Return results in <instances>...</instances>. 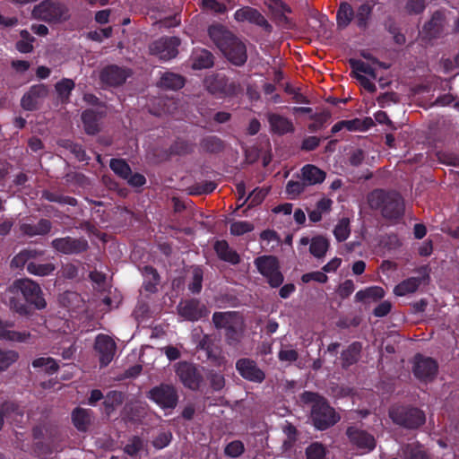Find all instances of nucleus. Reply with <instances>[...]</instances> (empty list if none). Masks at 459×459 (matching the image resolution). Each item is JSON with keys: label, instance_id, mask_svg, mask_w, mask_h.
<instances>
[{"label": "nucleus", "instance_id": "f257e3e1", "mask_svg": "<svg viewBox=\"0 0 459 459\" xmlns=\"http://www.w3.org/2000/svg\"><path fill=\"white\" fill-rule=\"evenodd\" d=\"M8 292L13 294L9 299L10 309L20 316H30L31 307L40 310L47 306L40 286L30 279L15 280L8 287Z\"/></svg>", "mask_w": 459, "mask_h": 459}, {"label": "nucleus", "instance_id": "f03ea898", "mask_svg": "<svg viewBox=\"0 0 459 459\" xmlns=\"http://www.w3.org/2000/svg\"><path fill=\"white\" fill-rule=\"evenodd\" d=\"M208 35L231 64L242 66L247 62L246 45L223 25H211L208 28Z\"/></svg>", "mask_w": 459, "mask_h": 459}, {"label": "nucleus", "instance_id": "7ed1b4c3", "mask_svg": "<svg viewBox=\"0 0 459 459\" xmlns=\"http://www.w3.org/2000/svg\"><path fill=\"white\" fill-rule=\"evenodd\" d=\"M367 201L369 208L386 221L397 222L404 215V201L396 191L377 188L368 195Z\"/></svg>", "mask_w": 459, "mask_h": 459}, {"label": "nucleus", "instance_id": "20e7f679", "mask_svg": "<svg viewBox=\"0 0 459 459\" xmlns=\"http://www.w3.org/2000/svg\"><path fill=\"white\" fill-rule=\"evenodd\" d=\"M300 401L304 404L310 405V419L317 430H326L341 420L340 415L328 401L317 393L304 391L300 394Z\"/></svg>", "mask_w": 459, "mask_h": 459}, {"label": "nucleus", "instance_id": "39448f33", "mask_svg": "<svg viewBox=\"0 0 459 459\" xmlns=\"http://www.w3.org/2000/svg\"><path fill=\"white\" fill-rule=\"evenodd\" d=\"M388 415L394 425L407 430L419 429L426 422L425 412L412 405H393Z\"/></svg>", "mask_w": 459, "mask_h": 459}, {"label": "nucleus", "instance_id": "423d86ee", "mask_svg": "<svg viewBox=\"0 0 459 459\" xmlns=\"http://www.w3.org/2000/svg\"><path fill=\"white\" fill-rule=\"evenodd\" d=\"M32 16L49 24H56L69 19L67 6L57 0H43L32 9Z\"/></svg>", "mask_w": 459, "mask_h": 459}, {"label": "nucleus", "instance_id": "0eeeda50", "mask_svg": "<svg viewBox=\"0 0 459 459\" xmlns=\"http://www.w3.org/2000/svg\"><path fill=\"white\" fill-rule=\"evenodd\" d=\"M254 264L258 272L267 279L272 288H278L282 284L284 277L280 271V264L276 256H258L255 259Z\"/></svg>", "mask_w": 459, "mask_h": 459}, {"label": "nucleus", "instance_id": "6e6552de", "mask_svg": "<svg viewBox=\"0 0 459 459\" xmlns=\"http://www.w3.org/2000/svg\"><path fill=\"white\" fill-rule=\"evenodd\" d=\"M147 397L163 410L175 409L178 403V390L170 384L161 383L152 387Z\"/></svg>", "mask_w": 459, "mask_h": 459}, {"label": "nucleus", "instance_id": "1a4fd4ad", "mask_svg": "<svg viewBox=\"0 0 459 459\" xmlns=\"http://www.w3.org/2000/svg\"><path fill=\"white\" fill-rule=\"evenodd\" d=\"M204 83L207 91L219 98L236 96L240 91L239 83L218 74L207 76Z\"/></svg>", "mask_w": 459, "mask_h": 459}, {"label": "nucleus", "instance_id": "9d476101", "mask_svg": "<svg viewBox=\"0 0 459 459\" xmlns=\"http://www.w3.org/2000/svg\"><path fill=\"white\" fill-rule=\"evenodd\" d=\"M51 247L58 254L65 255H77L86 252L89 249L88 240L83 238H73L65 236L54 238Z\"/></svg>", "mask_w": 459, "mask_h": 459}, {"label": "nucleus", "instance_id": "9b49d317", "mask_svg": "<svg viewBox=\"0 0 459 459\" xmlns=\"http://www.w3.org/2000/svg\"><path fill=\"white\" fill-rule=\"evenodd\" d=\"M181 41L178 37L164 36L154 40L149 47L151 55L163 61L170 60L178 54Z\"/></svg>", "mask_w": 459, "mask_h": 459}, {"label": "nucleus", "instance_id": "f8f14e48", "mask_svg": "<svg viewBox=\"0 0 459 459\" xmlns=\"http://www.w3.org/2000/svg\"><path fill=\"white\" fill-rule=\"evenodd\" d=\"M438 371L437 362L420 353H417L413 359L412 372L415 377L423 382L432 381Z\"/></svg>", "mask_w": 459, "mask_h": 459}, {"label": "nucleus", "instance_id": "ddd939ff", "mask_svg": "<svg viewBox=\"0 0 459 459\" xmlns=\"http://www.w3.org/2000/svg\"><path fill=\"white\" fill-rule=\"evenodd\" d=\"M430 268L428 264L421 265L416 272L420 274L418 277H410L402 281L394 289V293L398 297H403L415 292L420 284L428 283L430 279Z\"/></svg>", "mask_w": 459, "mask_h": 459}, {"label": "nucleus", "instance_id": "4468645a", "mask_svg": "<svg viewBox=\"0 0 459 459\" xmlns=\"http://www.w3.org/2000/svg\"><path fill=\"white\" fill-rule=\"evenodd\" d=\"M234 19L238 22H248L260 27L267 33H271L273 31V26L269 23L263 13L251 6H244L238 9L234 13Z\"/></svg>", "mask_w": 459, "mask_h": 459}, {"label": "nucleus", "instance_id": "2eb2a0df", "mask_svg": "<svg viewBox=\"0 0 459 459\" xmlns=\"http://www.w3.org/2000/svg\"><path fill=\"white\" fill-rule=\"evenodd\" d=\"M131 74L132 71L129 68L108 65L101 69L100 80L107 86L118 87L124 84Z\"/></svg>", "mask_w": 459, "mask_h": 459}, {"label": "nucleus", "instance_id": "dca6fc26", "mask_svg": "<svg viewBox=\"0 0 459 459\" xmlns=\"http://www.w3.org/2000/svg\"><path fill=\"white\" fill-rule=\"evenodd\" d=\"M178 315L187 321L195 322L205 317L209 311L197 299H189L181 301L178 306Z\"/></svg>", "mask_w": 459, "mask_h": 459}, {"label": "nucleus", "instance_id": "f3484780", "mask_svg": "<svg viewBox=\"0 0 459 459\" xmlns=\"http://www.w3.org/2000/svg\"><path fill=\"white\" fill-rule=\"evenodd\" d=\"M176 374L182 384L192 390L198 389L203 379L195 366L187 361H180L178 364Z\"/></svg>", "mask_w": 459, "mask_h": 459}, {"label": "nucleus", "instance_id": "a211bd4d", "mask_svg": "<svg viewBox=\"0 0 459 459\" xmlns=\"http://www.w3.org/2000/svg\"><path fill=\"white\" fill-rule=\"evenodd\" d=\"M236 369L247 381L260 384L265 379V373L251 359L242 358L238 359Z\"/></svg>", "mask_w": 459, "mask_h": 459}, {"label": "nucleus", "instance_id": "6ab92c4d", "mask_svg": "<svg viewBox=\"0 0 459 459\" xmlns=\"http://www.w3.org/2000/svg\"><path fill=\"white\" fill-rule=\"evenodd\" d=\"M346 436L350 442L358 449L365 452H371L376 447L375 437L366 430L360 429L355 426H350L347 428Z\"/></svg>", "mask_w": 459, "mask_h": 459}, {"label": "nucleus", "instance_id": "aec40b11", "mask_svg": "<svg viewBox=\"0 0 459 459\" xmlns=\"http://www.w3.org/2000/svg\"><path fill=\"white\" fill-rule=\"evenodd\" d=\"M94 349L100 355V367H107L114 359L117 346L108 335L99 334L95 340Z\"/></svg>", "mask_w": 459, "mask_h": 459}, {"label": "nucleus", "instance_id": "412c9836", "mask_svg": "<svg viewBox=\"0 0 459 459\" xmlns=\"http://www.w3.org/2000/svg\"><path fill=\"white\" fill-rule=\"evenodd\" d=\"M48 94V88L45 84L32 85L30 90L25 92L21 100V106L23 109L33 111L38 109L39 100L45 99Z\"/></svg>", "mask_w": 459, "mask_h": 459}, {"label": "nucleus", "instance_id": "4be33fe9", "mask_svg": "<svg viewBox=\"0 0 459 459\" xmlns=\"http://www.w3.org/2000/svg\"><path fill=\"white\" fill-rule=\"evenodd\" d=\"M265 4L278 24L287 25L290 23V19L286 14L291 13L292 9L288 4L282 0H266Z\"/></svg>", "mask_w": 459, "mask_h": 459}, {"label": "nucleus", "instance_id": "5701e85b", "mask_svg": "<svg viewBox=\"0 0 459 459\" xmlns=\"http://www.w3.org/2000/svg\"><path fill=\"white\" fill-rule=\"evenodd\" d=\"M271 131L278 135H283L295 131L290 119L277 113H270L267 117Z\"/></svg>", "mask_w": 459, "mask_h": 459}, {"label": "nucleus", "instance_id": "b1692460", "mask_svg": "<svg viewBox=\"0 0 459 459\" xmlns=\"http://www.w3.org/2000/svg\"><path fill=\"white\" fill-rule=\"evenodd\" d=\"M93 411L91 409L76 407L72 411L71 420L74 428L80 432H87L91 425Z\"/></svg>", "mask_w": 459, "mask_h": 459}, {"label": "nucleus", "instance_id": "393cba45", "mask_svg": "<svg viewBox=\"0 0 459 459\" xmlns=\"http://www.w3.org/2000/svg\"><path fill=\"white\" fill-rule=\"evenodd\" d=\"M213 249L220 260L232 265H236L240 263V255L236 250L230 247L228 241L224 239L216 240L213 244Z\"/></svg>", "mask_w": 459, "mask_h": 459}, {"label": "nucleus", "instance_id": "a878e982", "mask_svg": "<svg viewBox=\"0 0 459 459\" xmlns=\"http://www.w3.org/2000/svg\"><path fill=\"white\" fill-rule=\"evenodd\" d=\"M13 322L0 320V340L17 342H27L28 339L30 337V333L25 331L18 332L8 329L9 327H13Z\"/></svg>", "mask_w": 459, "mask_h": 459}, {"label": "nucleus", "instance_id": "bb28decb", "mask_svg": "<svg viewBox=\"0 0 459 459\" xmlns=\"http://www.w3.org/2000/svg\"><path fill=\"white\" fill-rule=\"evenodd\" d=\"M400 456L402 459H430L429 454L419 441L403 444Z\"/></svg>", "mask_w": 459, "mask_h": 459}, {"label": "nucleus", "instance_id": "cd10ccee", "mask_svg": "<svg viewBox=\"0 0 459 459\" xmlns=\"http://www.w3.org/2000/svg\"><path fill=\"white\" fill-rule=\"evenodd\" d=\"M195 151V143L190 141L178 137L165 152L166 159L172 156H186L193 153Z\"/></svg>", "mask_w": 459, "mask_h": 459}, {"label": "nucleus", "instance_id": "c85d7f7f", "mask_svg": "<svg viewBox=\"0 0 459 459\" xmlns=\"http://www.w3.org/2000/svg\"><path fill=\"white\" fill-rule=\"evenodd\" d=\"M362 351V344L359 342H353L341 353L342 368H349L356 364L359 359Z\"/></svg>", "mask_w": 459, "mask_h": 459}, {"label": "nucleus", "instance_id": "c756f323", "mask_svg": "<svg viewBox=\"0 0 459 459\" xmlns=\"http://www.w3.org/2000/svg\"><path fill=\"white\" fill-rule=\"evenodd\" d=\"M373 13V5L368 2L361 4L354 12V18L356 26L360 30H366L368 28Z\"/></svg>", "mask_w": 459, "mask_h": 459}, {"label": "nucleus", "instance_id": "7c9ffc66", "mask_svg": "<svg viewBox=\"0 0 459 459\" xmlns=\"http://www.w3.org/2000/svg\"><path fill=\"white\" fill-rule=\"evenodd\" d=\"M302 179L307 186H312L322 183L325 179V172L315 165L307 164L302 169Z\"/></svg>", "mask_w": 459, "mask_h": 459}, {"label": "nucleus", "instance_id": "2f4dec72", "mask_svg": "<svg viewBox=\"0 0 459 459\" xmlns=\"http://www.w3.org/2000/svg\"><path fill=\"white\" fill-rule=\"evenodd\" d=\"M354 18V10L348 2H341L336 12V24L338 29H346Z\"/></svg>", "mask_w": 459, "mask_h": 459}, {"label": "nucleus", "instance_id": "473e14b6", "mask_svg": "<svg viewBox=\"0 0 459 459\" xmlns=\"http://www.w3.org/2000/svg\"><path fill=\"white\" fill-rule=\"evenodd\" d=\"M192 67L195 70L211 68L214 64L213 55L206 49H198L192 56Z\"/></svg>", "mask_w": 459, "mask_h": 459}, {"label": "nucleus", "instance_id": "72a5a7b5", "mask_svg": "<svg viewBox=\"0 0 459 459\" xmlns=\"http://www.w3.org/2000/svg\"><path fill=\"white\" fill-rule=\"evenodd\" d=\"M238 316V313L237 311L214 312L212 319L216 329L226 330L236 324Z\"/></svg>", "mask_w": 459, "mask_h": 459}, {"label": "nucleus", "instance_id": "f704fd0d", "mask_svg": "<svg viewBox=\"0 0 459 459\" xmlns=\"http://www.w3.org/2000/svg\"><path fill=\"white\" fill-rule=\"evenodd\" d=\"M82 121L85 133L89 135H95L100 132V117L93 109H86L82 113Z\"/></svg>", "mask_w": 459, "mask_h": 459}, {"label": "nucleus", "instance_id": "c9c22d12", "mask_svg": "<svg viewBox=\"0 0 459 459\" xmlns=\"http://www.w3.org/2000/svg\"><path fill=\"white\" fill-rule=\"evenodd\" d=\"M143 274L144 277L143 284L144 290L150 293H155L158 290L157 287L160 284V275L157 270L151 265H145L143 267Z\"/></svg>", "mask_w": 459, "mask_h": 459}, {"label": "nucleus", "instance_id": "e433bc0d", "mask_svg": "<svg viewBox=\"0 0 459 459\" xmlns=\"http://www.w3.org/2000/svg\"><path fill=\"white\" fill-rule=\"evenodd\" d=\"M185 85V78L178 74L166 72L160 77L159 86L162 89L177 91Z\"/></svg>", "mask_w": 459, "mask_h": 459}, {"label": "nucleus", "instance_id": "4c0bfd02", "mask_svg": "<svg viewBox=\"0 0 459 459\" xmlns=\"http://www.w3.org/2000/svg\"><path fill=\"white\" fill-rule=\"evenodd\" d=\"M385 290L380 286H371L359 290L355 295L356 302H367L369 300L377 301L383 299Z\"/></svg>", "mask_w": 459, "mask_h": 459}, {"label": "nucleus", "instance_id": "58836bf2", "mask_svg": "<svg viewBox=\"0 0 459 459\" xmlns=\"http://www.w3.org/2000/svg\"><path fill=\"white\" fill-rule=\"evenodd\" d=\"M200 148L207 153H220L225 149V143L216 135H207L201 139Z\"/></svg>", "mask_w": 459, "mask_h": 459}, {"label": "nucleus", "instance_id": "ea45409f", "mask_svg": "<svg viewBox=\"0 0 459 459\" xmlns=\"http://www.w3.org/2000/svg\"><path fill=\"white\" fill-rule=\"evenodd\" d=\"M125 401V394L121 391H109L103 401V406L107 414H110L116 408L121 405Z\"/></svg>", "mask_w": 459, "mask_h": 459}, {"label": "nucleus", "instance_id": "a19ab883", "mask_svg": "<svg viewBox=\"0 0 459 459\" xmlns=\"http://www.w3.org/2000/svg\"><path fill=\"white\" fill-rule=\"evenodd\" d=\"M74 88V82L69 78H63L55 84L57 97L62 103H66L69 101L71 93Z\"/></svg>", "mask_w": 459, "mask_h": 459}, {"label": "nucleus", "instance_id": "79ce46f5", "mask_svg": "<svg viewBox=\"0 0 459 459\" xmlns=\"http://www.w3.org/2000/svg\"><path fill=\"white\" fill-rule=\"evenodd\" d=\"M41 198L48 202L57 203L63 205L76 206L78 202L77 199L69 195H64L57 192H52L49 190H43L41 193Z\"/></svg>", "mask_w": 459, "mask_h": 459}, {"label": "nucleus", "instance_id": "37998d69", "mask_svg": "<svg viewBox=\"0 0 459 459\" xmlns=\"http://www.w3.org/2000/svg\"><path fill=\"white\" fill-rule=\"evenodd\" d=\"M349 65L351 68V75L355 78L356 74H365L369 75L372 79L377 78V73L375 69L368 64L363 62L360 59L351 58L349 59Z\"/></svg>", "mask_w": 459, "mask_h": 459}, {"label": "nucleus", "instance_id": "c03bdc74", "mask_svg": "<svg viewBox=\"0 0 459 459\" xmlns=\"http://www.w3.org/2000/svg\"><path fill=\"white\" fill-rule=\"evenodd\" d=\"M328 247V240L322 236H316L311 239L309 251L315 257L321 258L325 255Z\"/></svg>", "mask_w": 459, "mask_h": 459}, {"label": "nucleus", "instance_id": "a18cd8bd", "mask_svg": "<svg viewBox=\"0 0 459 459\" xmlns=\"http://www.w3.org/2000/svg\"><path fill=\"white\" fill-rule=\"evenodd\" d=\"M326 446L318 441L309 444L305 449L306 459H326Z\"/></svg>", "mask_w": 459, "mask_h": 459}, {"label": "nucleus", "instance_id": "49530a36", "mask_svg": "<svg viewBox=\"0 0 459 459\" xmlns=\"http://www.w3.org/2000/svg\"><path fill=\"white\" fill-rule=\"evenodd\" d=\"M111 170L122 179L127 178L131 172V167L124 159L112 158L109 161Z\"/></svg>", "mask_w": 459, "mask_h": 459}, {"label": "nucleus", "instance_id": "de8ad7c7", "mask_svg": "<svg viewBox=\"0 0 459 459\" xmlns=\"http://www.w3.org/2000/svg\"><path fill=\"white\" fill-rule=\"evenodd\" d=\"M442 13L435 12L431 19L423 26V30L430 37H436L442 28Z\"/></svg>", "mask_w": 459, "mask_h": 459}, {"label": "nucleus", "instance_id": "09e8293b", "mask_svg": "<svg viewBox=\"0 0 459 459\" xmlns=\"http://www.w3.org/2000/svg\"><path fill=\"white\" fill-rule=\"evenodd\" d=\"M55 270L56 266L52 263L37 264L35 262H30L27 264L28 273L37 276L50 275Z\"/></svg>", "mask_w": 459, "mask_h": 459}, {"label": "nucleus", "instance_id": "8fccbe9b", "mask_svg": "<svg viewBox=\"0 0 459 459\" xmlns=\"http://www.w3.org/2000/svg\"><path fill=\"white\" fill-rule=\"evenodd\" d=\"M19 359V353L13 350L0 348V373L6 371Z\"/></svg>", "mask_w": 459, "mask_h": 459}, {"label": "nucleus", "instance_id": "3c124183", "mask_svg": "<svg viewBox=\"0 0 459 459\" xmlns=\"http://www.w3.org/2000/svg\"><path fill=\"white\" fill-rule=\"evenodd\" d=\"M32 367L37 368H45L46 373L48 375H53L59 369V365L56 361L55 359L51 357H40L37 358L32 361Z\"/></svg>", "mask_w": 459, "mask_h": 459}, {"label": "nucleus", "instance_id": "603ef678", "mask_svg": "<svg viewBox=\"0 0 459 459\" xmlns=\"http://www.w3.org/2000/svg\"><path fill=\"white\" fill-rule=\"evenodd\" d=\"M331 113L327 110H325L321 113H315L310 116V118L314 121L309 124L307 128L309 132L316 133L321 130L325 124L330 119Z\"/></svg>", "mask_w": 459, "mask_h": 459}, {"label": "nucleus", "instance_id": "864d4df0", "mask_svg": "<svg viewBox=\"0 0 459 459\" xmlns=\"http://www.w3.org/2000/svg\"><path fill=\"white\" fill-rule=\"evenodd\" d=\"M351 234L350 221L348 218L341 219L333 230V235L338 242L345 241Z\"/></svg>", "mask_w": 459, "mask_h": 459}, {"label": "nucleus", "instance_id": "5fc2aeb1", "mask_svg": "<svg viewBox=\"0 0 459 459\" xmlns=\"http://www.w3.org/2000/svg\"><path fill=\"white\" fill-rule=\"evenodd\" d=\"M144 446V440L138 436H134L125 446L124 452L130 456H135L143 450Z\"/></svg>", "mask_w": 459, "mask_h": 459}, {"label": "nucleus", "instance_id": "6e6d98bb", "mask_svg": "<svg viewBox=\"0 0 459 459\" xmlns=\"http://www.w3.org/2000/svg\"><path fill=\"white\" fill-rule=\"evenodd\" d=\"M63 146L70 151L79 161L88 162L90 160V157L87 155L82 144L67 140Z\"/></svg>", "mask_w": 459, "mask_h": 459}, {"label": "nucleus", "instance_id": "4d7b16f0", "mask_svg": "<svg viewBox=\"0 0 459 459\" xmlns=\"http://www.w3.org/2000/svg\"><path fill=\"white\" fill-rule=\"evenodd\" d=\"M192 274V281L188 284V290L193 294H199L203 288V269L199 266H196L193 269Z\"/></svg>", "mask_w": 459, "mask_h": 459}, {"label": "nucleus", "instance_id": "13d9d810", "mask_svg": "<svg viewBox=\"0 0 459 459\" xmlns=\"http://www.w3.org/2000/svg\"><path fill=\"white\" fill-rule=\"evenodd\" d=\"M245 452V446L240 440L230 442L224 448V454L231 458H237Z\"/></svg>", "mask_w": 459, "mask_h": 459}, {"label": "nucleus", "instance_id": "bf43d9fd", "mask_svg": "<svg viewBox=\"0 0 459 459\" xmlns=\"http://www.w3.org/2000/svg\"><path fill=\"white\" fill-rule=\"evenodd\" d=\"M426 8V0H406L404 10L410 15L420 14Z\"/></svg>", "mask_w": 459, "mask_h": 459}, {"label": "nucleus", "instance_id": "052dcab7", "mask_svg": "<svg viewBox=\"0 0 459 459\" xmlns=\"http://www.w3.org/2000/svg\"><path fill=\"white\" fill-rule=\"evenodd\" d=\"M0 411L8 419L13 415H22V411L19 404L14 402H4L0 406Z\"/></svg>", "mask_w": 459, "mask_h": 459}, {"label": "nucleus", "instance_id": "680f3d73", "mask_svg": "<svg viewBox=\"0 0 459 459\" xmlns=\"http://www.w3.org/2000/svg\"><path fill=\"white\" fill-rule=\"evenodd\" d=\"M253 225L248 221H235L230 225V233L241 236L253 230Z\"/></svg>", "mask_w": 459, "mask_h": 459}, {"label": "nucleus", "instance_id": "e2e57ef3", "mask_svg": "<svg viewBox=\"0 0 459 459\" xmlns=\"http://www.w3.org/2000/svg\"><path fill=\"white\" fill-rule=\"evenodd\" d=\"M306 186L303 179L301 181L290 180L286 185V193L295 198L305 191Z\"/></svg>", "mask_w": 459, "mask_h": 459}, {"label": "nucleus", "instance_id": "0e129e2a", "mask_svg": "<svg viewBox=\"0 0 459 459\" xmlns=\"http://www.w3.org/2000/svg\"><path fill=\"white\" fill-rule=\"evenodd\" d=\"M208 379L214 391H221L225 386L224 376L220 372L211 371Z\"/></svg>", "mask_w": 459, "mask_h": 459}, {"label": "nucleus", "instance_id": "69168bd1", "mask_svg": "<svg viewBox=\"0 0 459 459\" xmlns=\"http://www.w3.org/2000/svg\"><path fill=\"white\" fill-rule=\"evenodd\" d=\"M172 439V434L169 431L160 432L152 440V446L156 449H162L169 445Z\"/></svg>", "mask_w": 459, "mask_h": 459}, {"label": "nucleus", "instance_id": "338daca9", "mask_svg": "<svg viewBox=\"0 0 459 459\" xmlns=\"http://www.w3.org/2000/svg\"><path fill=\"white\" fill-rule=\"evenodd\" d=\"M265 195L266 193L263 189L255 188L249 194L247 198L245 199L244 203L249 201L248 207H255L264 201Z\"/></svg>", "mask_w": 459, "mask_h": 459}, {"label": "nucleus", "instance_id": "774afa93", "mask_svg": "<svg viewBox=\"0 0 459 459\" xmlns=\"http://www.w3.org/2000/svg\"><path fill=\"white\" fill-rule=\"evenodd\" d=\"M202 5L204 9L212 11L215 13L222 14L227 11V6L218 0H202Z\"/></svg>", "mask_w": 459, "mask_h": 459}]
</instances>
